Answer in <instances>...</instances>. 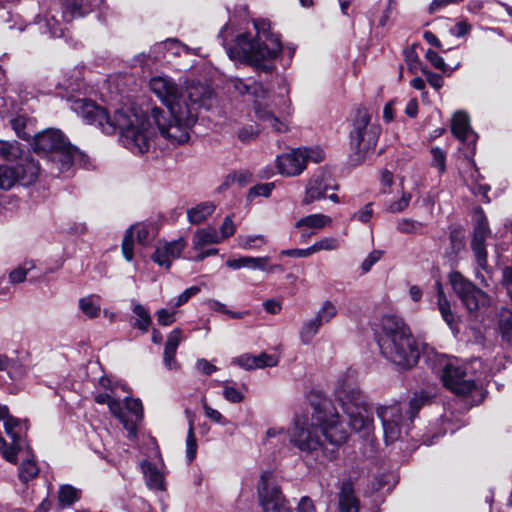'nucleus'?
<instances>
[{
	"instance_id": "f257e3e1",
	"label": "nucleus",
	"mask_w": 512,
	"mask_h": 512,
	"mask_svg": "<svg viewBox=\"0 0 512 512\" xmlns=\"http://www.w3.org/2000/svg\"><path fill=\"white\" fill-rule=\"evenodd\" d=\"M149 87L169 113L168 118L160 108L151 110L160 135L173 146L187 143L199 110L211 107L213 91L207 85L195 82L182 87L165 75L152 77Z\"/></svg>"
},
{
	"instance_id": "f03ea898",
	"label": "nucleus",
	"mask_w": 512,
	"mask_h": 512,
	"mask_svg": "<svg viewBox=\"0 0 512 512\" xmlns=\"http://www.w3.org/2000/svg\"><path fill=\"white\" fill-rule=\"evenodd\" d=\"M70 109L105 134L121 132L123 145L133 154H144L151 147L154 131L149 120L129 109H119L111 117L105 108L86 98H69Z\"/></svg>"
},
{
	"instance_id": "7ed1b4c3",
	"label": "nucleus",
	"mask_w": 512,
	"mask_h": 512,
	"mask_svg": "<svg viewBox=\"0 0 512 512\" xmlns=\"http://www.w3.org/2000/svg\"><path fill=\"white\" fill-rule=\"evenodd\" d=\"M255 35L240 33L233 37L234 29L229 24L222 27L219 37L231 60L246 62L257 70L270 72L273 69L271 62L282 51L280 38L273 33L267 20L253 21Z\"/></svg>"
},
{
	"instance_id": "20e7f679",
	"label": "nucleus",
	"mask_w": 512,
	"mask_h": 512,
	"mask_svg": "<svg viewBox=\"0 0 512 512\" xmlns=\"http://www.w3.org/2000/svg\"><path fill=\"white\" fill-rule=\"evenodd\" d=\"M377 343L381 354L402 369H410L418 362L420 352L417 342L401 317H382Z\"/></svg>"
},
{
	"instance_id": "39448f33",
	"label": "nucleus",
	"mask_w": 512,
	"mask_h": 512,
	"mask_svg": "<svg viewBox=\"0 0 512 512\" xmlns=\"http://www.w3.org/2000/svg\"><path fill=\"white\" fill-rule=\"evenodd\" d=\"M335 397L347 414L351 428L365 436L369 435L373 430V414L353 372H348L338 380Z\"/></svg>"
},
{
	"instance_id": "423d86ee",
	"label": "nucleus",
	"mask_w": 512,
	"mask_h": 512,
	"mask_svg": "<svg viewBox=\"0 0 512 512\" xmlns=\"http://www.w3.org/2000/svg\"><path fill=\"white\" fill-rule=\"evenodd\" d=\"M428 401V394L420 392L414 394L408 405L394 402L379 406L376 413L382 423L385 442L393 443L402 438L403 432L408 433L410 424Z\"/></svg>"
},
{
	"instance_id": "0eeeda50",
	"label": "nucleus",
	"mask_w": 512,
	"mask_h": 512,
	"mask_svg": "<svg viewBox=\"0 0 512 512\" xmlns=\"http://www.w3.org/2000/svg\"><path fill=\"white\" fill-rule=\"evenodd\" d=\"M310 402L313 407L312 420L316 422L325 440L333 446L330 450H322L323 456L331 461L335 459L337 449L347 441L348 431L329 399L320 394H312Z\"/></svg>"
},
{
	"instance_id": "6e6552de",
	"label": "nucleus",
	"mask_w": 512,
	"mask_h": 512,
	"mask_svg": "<svg viewBox=\"0 0 512 512\" xmlns=\"http://www.w3.org/2000/svg\"><path fill=\"white\" fill-rule=\"evenodd\" d=\"M435 369L440 373L443 385L458 396L469 398L470 405H478L483 393L475 379L467 371V365L457 358L441 355L437 358Z\"/></svg>"
},
{
	"instance_id": "1a4fd4ad",
	"label": "nucleus",
	"mask_w": 512,
	"mask_h": 512,
	"mask_svg": "<svg viewBox=\"0 0 512 512\" xmlns=\"http://www.w3.org/2000/svg\"><path fill=\"white\" fill-rule=\"evenodd\" d=\"M381 128L371 122V116L367 109H357L350 131V147L355 154V161L362 162L366 156L374 150Z\"/></svg>"
},
{
	"instance_id": "9d476101",
	"label": "nucleus",
	"mask_w": 512,
	"mask_h": 512,
	"mask_svg": "<svg viewBox=\"0 0 512 512\" xmlns=\"http://www.w3.org/2000/svg\"><path fill=\"white\" fill-rule=\"evenodd\" d=\"M318 432V426L312 417H297L290 431L289 440L302 454L314 455L323 450V442Z\"/></svg>"
},
{
	"instance_id": "9b49d317",
	"label": "nucleus",
	"mask_w": 512,
	"mask_h": 512,
	"mask_svg": "<svg viewBox=\"0 0 512 512\" xmlns=\"http://www.w3.org/2000/svg\"><path fill=\"white\" fill-rule=\"evenodd\" d=\"M39 174V166L32 158L25 157L15 166L0 165V189L9 190L16 183L23 186L34 183Z\"/></svg>"
},
{
	"instance_id": "f8f14e48",
	"label": "nucleus",
	"mask_w": 512,
	"mask_h": 512,
	"mask_svg": "<svg viewBox=\"0 0 512 512\" xmlns=\"http://www.w3.org/2000/svg\"><path fill=\"white\" fill-rule=\"evenodd\" d=\"M449 281L454 292L469 312L477 311L480 307L490 304L489 296L464 278L460 272L450 273Z\"/></svg>"
},
{
	"instance_id": "ddd939ff",
	"label": "nucleus",
	"mask_w": 512,
	"mask_h": 512,
	"mask_svg": "<svg viewBox=\"0 0 512 512\" xmlns=\"http://www.w3.org/2000/svg\"><path fill=\"white\" fill-rule=\"evenodd\" d=\"M254 100V112L256 118L264 123L265 127L271 128L276 133L289 131V123L285 118H280L270 109L271 97L263 85L256 86Z\"/></svg>"
},
{
	"instance_id": "4468645a",
	"label": "nucleus",
	"mask_w": 512,
	"mask_h": 512,
	"mask_svg": "<svg viewBox=\"0 0 512 512\" xmlns=\"http://www.w3.org/2000/svg\"><path fill=\"white\" fill-rule=\"evenodd\" d=\"M272 473L261 474L258 495L264 512H290L289 507L277 485L272 482Z\"/></svg>"
},
{
	"instance_id": "2eb2a0df",
	"label": "nucleus",
	"mask_w": 512,
	"mask_h": 512,
	"mask_svg": "<svg viewBox=\"0 0 512 512\" xmlns=\"http://www.w3.org/2000/svg\"><path fill=\"white\" fill-rule=\"evenodd\" d=\"M490 234L488 221L483 214L482 209H479L477 223L474 227L473 238L471 241V249L473 251L477 267L485 272L489 271L487 261V251L485 247V240Z\"/></svg>"
},
{
	"instance_id": "dca6fc26",
	"label": "nucleus",
	"mask_w": 512,
	"mask_h": 512,
	"mask_svg": "<svg viewBox=\"0 0 512 512\" xmlns=\"http://www.w3.org/2000/svg\"><path fill=\"white\" fill-rule=\"evenodd\" d=\"M127 430L129 437L137 434V425L143 418V407L139 399L125 398V404L121 403V416H115Z\"/></svg>"
},
{
	"instance_id": "f3484780",
	"label": "nucleus",
	"mask_w": 512,
	"mask_h": 512,
	"mask_svg": "<svg viewBox=\"0 0 512 512\" xmlns=\"http://www.w3.org/2000/svg\"><path fill=\"white\" fill-rule=\"evenodd\" d=\"M305 151L292 149L276 158V167L280 174L291 177L300 175L306 168Z\"/></svg>"
},
{
	"instance_id": "a211bd4d",
	"label": "nucleus",
	"mask_w": 512,
	"mask_h": 512,
	"mask_svg": "<svg viewBox=\"0 0 512 512\" xmlns=\"http://www.w3.org/2000/svg\"><path fill=\"white\" fill-rule=\"evenodd\" d=\"M329 189H337L329 173L321 171L313 175L306 185L303 204L308 205L325 198Z\"/></svg>"
},
{
	"instance_id": "6ab92c4d",
	"label": "nucleus",
	"mask_w": 512,
	"mask_h": 512,
	"mask_svg": "<svg viewBox=\"0 0 512 512\" xmlns=\"http://www.w3.org/2000/svg\"><path fill=\"white\" fill-rule=\"evenodd\" d=\"M67 143L63 133L57 129H48L34 136V149L47 154V157Z\"/></svg>"
},
{
	"instance_id": "aec40b11",
	"label": "nucleus",
	"mask_w": 512,
	"mask_h": 512,
	"mask_svg": "<svg viewBox=\"0 0 512 512\" xmlns=\"http://www.w3.org/2000/svg\"><path fill=\"white\" fill-rule=\"evenodd\" d=\"M452 133L455 137L471 149V156L475 153V144L477 140L476 133L470 126V120L465 112H456L452 118Z\"/></svg>"
},
{
	"instance_id": "412c9836",
	"label": "nucleus",
	"mask_w": 512,
	"mask_h": 512,
	"mask_svg": "<svg viewBox=\"0 0 512 512\" xmlns=\"http://www.w3.org/2000/svg\"><path fill=\"white\" fill-rule=\"evenodd\" d=\"M136 234L137 242L146 245L149 242L150 230L145 224H136L131 226L125 233L122 240V254L127 261H132L134 257L133 236Z\"/></svg>"
},
{
	"instance_id": "4be33fe9",
	"label": "nucleus",
	"mask_w": 512,
	"mask_h": 512,
	"mask_svg": "<svg viewBox=\"0 0 512 512\" xmlns=\"http://www.w3.org/2000/svg\"><path fill=\"white\" fill-rule=\"evenodd\" d=\"M79 157L80 152L69 142L65 144L64 147L56 150V152L48 156L52 165H54L59 172L68 171Z\"/></svg>"
},
{
	"instance_id": "5701e85b",
	"label": "nucleus",
	"mask_w": 512,
	"mask_h": 512,
	"mask_svg": "<svg viewBox=\"0 0 512 512\" xmlns=\"http://www.w3.org/2000/svg\"><path fill=\"white\" fill-rule=\"evenodd\" d=\"M4 429L12 442H14L15 447H18L19 451H23L25 446L28 445L23 439V436L28 430L27 420H21L10 416L4 422Z\"/></svg>"
},
{
	"instance_id": "b1692460",
	"label": "nucleus",
	"mask_w": 512,
	"mask_h": 512,
	"mask_svg": "<svg viewBox=\"0 0 512 512\" xmlns=\"http://www.w3.org/2000/svg\"><path fill=\"white\" fill-rule=\"evenodd\" d=\"M233 362L246 370H251L274 367L277 365L278 359L276 356L267 353H261L256 356L244 354L234 359Z\"/></svg>"
},
{
	"instance_id": "393cba45",
	"label": "nucleus",
	"mask_w": 512,
	"mask_h": 512,
	"mask_svg": "<svg viewBox=\"0 0 512 512\" xmlns=\"http://www.w3.org/2000/svg\"><path fill=\"white\" fill-rule=\"evenodd\" d=\"M436 289V298H437V307L441 314L443 321L448 325L451 330L456 329V316L455 313L451 309V304L444 292L443 286L441 282L437 281L435 283Z\"/></svg>"
},
{
	"instance_id": "a878e982",
	"label": "nucleus",
	"mask_w": 512,
	"mask_h": 512,
	"mask_svg": "<svg viewBox=\"0 0 512 512\" xmlns=\"http://www.w3.org/2000/svg\"><path fill=\"white\" fill-rule=\"evenodd\" d=\"M182 341V331L179 328L172 330L165 343L164 348V365L169 370L178 368V363L175 359L176 351Z\"/></svg>"
},
{
	"instance_id": "bb28decb",
	"label": "nucleus",
	"mask_w": 512,
	"mask_h": 512,
	"mask_svg": "<svg viewBox=\"0 0 512 512\" xmlns=\"http://www.w3.org/2000/svg\"><path fill=\"white\" fill-rule=\"evenodd\" d=\"M463 178L467 183L470 190L476 195H483L486 197L490 187L487 185L479 184V181L482 179V176L479 173L478 168L476 167L475 161L473 158L468 159V170L464 172Z\"/></svg>"
},
{
	"instance_id": "cd10ccee",
	"label": "nucleus",
	"mask_w": 512,
	"mask_h": 512,
	"mask_svg": "<svg viewBox=\"0 0 512 512\" xmlns=\"http://www.w3.org/2000/svg\"><path fill=\"white\" fill-rule=\"evenodd\" d=\"M339 512H359V500L351 482H344L339 493Z\"/></svg>"
},
{
	"instance_id": "c85d7f7f",
	"label": "nucleus",
	"mask_w": 512,
	"mask_h": 512,
	"mask_svg": "<svg viewBox=\"0 0 512 512\" xmlns=\"http://www.w3.org/2000/svg\"><path fill=\"white\" fill-rule=\"evenodd\" d=\"M192 243L193 248L199 251L207 245L221 243V237L215 227L208 226L195 231Z\"/></svg>"
},
{
	"instance_id": "c756f323",
	"label": "nucleus",
	"mask_w": 512,
	"mask_h": 512,
	"mask_svg": "<svg viewBox=\"0 0 512 512\" xmlns=\"http://www.w3.org/2000/svg\"><path fill=\"white\" fill-rule=\"evenodd\" d=\"M21 453L25 454V459H23L19 467L18 476L22 482L27 483L38 475L39 468L29 445L25 446Z\"/></svg>"
},
{
	"instance_id": "7c9ffc66",
	"label": "nucleus",
	"mask_w": 512,
	"mask_h": 512,
	"mask_svg": "<svg viewBox=\"0 0 512 512\" xmlns=\"http://www.w3.org/2000/svg\"><path fill=\"white\" fill-rule=\"evenodd\" d=\"M269 257H251L242 256L237 259H229L226 261V266L238 270L241 268H249L252 270H266V264Z\"/></svg>"
},
{
	"instance_id": "2f4dec72",
	"label": "nucleus",
	"mask_w": 512,
	"mask_h": 512,
	"mask_svg": "<svg viewBox=\"0 0 512 512\" xmlns=\"http://www.w3.org/2000/svg\"><path fill=\"white\" fill-rule=\"evenodd\" d=\"M142 468L147 486L153 490H164V474L154 464L149 462L143 463Z\"/></svg>"
},
{
	"instance_id": "473e14b6",
	"label": "nucleus",
	"mask_w": 512,
	"mask_h": 512,
	"mask_svg": "<svg viewBox=\"0 0 512 512\" xmlns=\"http://www.w3.org/2000/svg\"><path fill=\"white\" fill-rule=\"evenodd\" d=\"M213 202H202L187 211V218L191 224H200L204 222L215 211Z\"/></svg>"
},
{
	"instance_id": "72a5a7b5",
	"label": "nucleus",
	"mask_w": 512,
	"mask_h": 512,
	"mask_svg": "<svg viewBox=\"0 0 512 512\" xmlns=\"http://www.w3.org/2000/svg\"><path fill=\"white\" fill-rule=\"evenodd\" d=\"M155 48L164 52L163 57H166L167 55L180 56L182 53L196 54V49L188 47L177 39H167L166 41L157 44Z\"/></svg>"
},
{
	"instance_id": "f704fd0d",
	"label": "nucleus",
	"mask_w": 512,
	"mask_h": 512,
	"mask_svg": "<svg viewBox=\"0 0 512 512\" xmlns=\"http://www.w3.org/2000/svg\"><path fill=\"white\" fill-rule=\"evenodd\" d=\"M100 300V296L96 294H91L86 297L80 298L79 309L87 317L96 318L100 315L101 312Z\"/></svg>"
},
{
	"instance_id": "c9c22d12",
	"label": "nucleus",
	"mask_w": 512,
	"mask_h": 512,
	"mask_svg": "<svg viewBox=\"0 0 512 512\" xmlns=\"http://www.w3.org/2000/svg\"><path fill=\"white\" fill-rule=\"evenodd\" d=\"M90 11L84 0H65V8L63 11V18L69 22L76 17L85 15Z\"/></svg>"
},
{
	"instance_id": "e433bc0d",
	"label": "nucleus",
	"mask_w": 512,
	"mask_h": 512,
	"mask_svg": "<svg viewBox=\"0 0 512 512\" xmlns=\"http://www.w3.org/2000/svg\"><path fill=\"white\" fill-rule=\"evenodd\" d=\"M332 223V219L324 214H311L305 217L300 218L296 223V228H315L322 229L326 226H330Z\"/></svg>"
},
{
	"instance_id": "4c0bfd02",
	"label": "nucleus",
	"mask_w": 512,
	"mask_h": 512,
	"mask_svg": "<svg viewBox=\"0 0 512 512\" xmlns=\"http://www.w3.org/2000/svg\"><path fill=\"white\" fill-rule=\"evenodd\" d=\"M188 419V432L186 437V457L188 462H192L197 454V440L194 433V415L189 411H185Z\"/></svg>"
},
{
	"instance_id": "58836bf2",
	"label": "nucleus",
	"mask_w": 512,
	"mask_h": 512,
	"mask_svg": "<svg viewBox=\"0 0 512 512\" xmlns=\"http://www.w3.org/2000/svg\"><path fill=\"white\" fill-rule=\"evenodd\" d=\"M132 311L138 317V319L133 323V327L144 333L147 332L152 323L149 311L141 304H135Z\"/></svg>"
},
{
	"instance_id": "ea45409f",
	"label": "nucleus",
	"mask_w": 512,
	"mask_h": 512,
	"mask_svg": "<svg viewBox=\"0 0 512 512\" xmlns=\"http://www.w3.org/2000/svg\"><path fill=\"white\" fill-rule=\"evenodd\" d=\"M261 85L260 83L251 82L250 80L245 81L241 78L234 77L229 80V89L240 95L252 94L255 97L254 90L256 86Z\"/></svg>"
},
{
	"instance_id": "a19ab883",
	"label": "nucleus",
	"mask_w": 512,
	"mask_h": 512,
	"mask_svg": "<svg viewBox=\"0 0 512 512\" xmlns=\"http://www.w3.org/2000/svg\"><path fill=\"white\" fill-rule=\"evenodd\" d=\"M238 246L244 250L260 248L267 243L265 236L258 235H239L237 237Z\"/></svg>"
},
{
	"instance_id": "79ce46f5",
	"label": "nucleus",
	"mask_w": 512,
	"mask_h": 512,
	"mask_svg": "<svg viewBox=\"0 0 512 512\" xmlns=\"http://www.w3.org/2000/svg\"><path fill=\"white\" fill-rule=\"evenodd\" d=\"M321 326L322 324L316 318L304 322L300 330L302 343L309 344L318 333Z\"/></svg>"
},
{
	"instance_id": "37998d69",
	"label": "nucleus",
	"mask_w": 512,
	"mask_h": 512,
	"mask_svg": "<svg viewBox=\"0 0 512 512\" xmlns=\"http://www.w3.org/2000/svg\"><path fill=\"white\" fill-rule=\"evenodd\" d=\"M423 227V223L411 218H401L396 223V230L402 234H420Z\"/></svg>"
},
{
	"instance_id": "c03bdc74",
	"label": "nucleus",
	"mask_w": 512,
	"mask_h": 512,
	"mask_svg": "<svg viewBox=\"0 0 512 512\" xmlns=\"http://www.w3.org/2000/svg\"><path fill=\"white\" fill-rule=\"evenodd\" d=\"M499 328L502 338L509 344H512V312L504 309L500 315Z\"/></svg>"
},
{
	"instance_id": "a18cd8bd",
	"label": "nucleus",
	"mask_w": 512,
	"mask_h": 512,
	"mask_svg": "<svg viewBox=\"0 0 512 512\" xmlns=\"http://www.w3.org/2000/svg\"><path fill=\"white\" fill-rule=\"evenodd\" d=\"M21 148L17 142H8L0 140V156L7 160L12 161L21 156Z\"/></svg>"
},
{
	"instance_id": "49530a36",
	"label": "nucleus",
	"mask_w": 512,
	"mask_h": 512,
	"mask_svg": "<svg viewBox=\"0 0 512 512\" xmlns=\"http://www.w3.org/2000/svg\"><path fill=\"white\" fill-rule=\"evenodd\" d=\"M0 371H6L11 379L20 378L23 375L22 366L4 355H0Z\"/></svg>"
},
{
	"instance_id": "de8ad7c7",
	"label": "nucleus",
	"mask_w": 512,
	"mask_h": 512,
	"mask_svg": "<svg viewBox=\"0 0 512 512\" xmlns=\"http://www.w3.org/2000/svg\"><path fill=\"white\" fill-rule=\"evenodd\" d=\"M28 123L29 119L22 115L11 119V126L19 138L28 140L32 137V133L28 130Z\"/></svg>"
},
{
	"instance_id": "09e8293b",
	"label": "nucleus",
	"mask_w": 512,
	"mask_h": 512,
	"mask_svg": "<svg viewBox=\"0 0 512 512\" xmlns=\"http://www.w3.org/2000/svg\"><path fill=\"white\" fill-rule=\"evenodd\" d=\"M336 306L329 300L325 301L317 311L316 318L322 325L329 323L337 315Z\"/></svg>"
},
{
	"instance_id": "8fccbe9b",
	"label": "nucleus",
	"mask_w": 512,
	"mask_h": 512,
	"mask_svg": "<svg viewBox=\"0 0 512 512\" xmlns=\"http://www.w3.org/2000/svg\"><path fill=\"white\" fill-rule=\"evenodd\" d=\"M94 400L98 404H107L113 416H121V402L114 399L109 393H99Z\"/></svg>"
},
{
	"instance_id": "3c124183",
	"label": "nucleus",
	"mask_w": 512,
	"mask_h": 512,
	"mask_svg": "<svg viewBox=\"0 0 512 512\" xmlns=\"http://www.w3.org/2000/svg\"><path fill=\"white\" fill-rule=\"evenodd\" d=\"M78 490L70 485H63L60 487L58 492V499L61 505L69 506L73 504L77 499Z\"/></svg>"
},
{
	"instance_id": "603ef678",
	"label": "nucleus",
	"mask_w": 512,
	"mask_h": 512,
	"mask_svg": "<svg viewBox=\"0 0 512 512\" xmlns=\"http://www.w3.org/2000/svg\"><path fill=\"white\" fill-rule=\"evenodd\" d=\"M341 246V240L337 237H325L316 241L313 244V249H315V253L319 251H334L338 250Z\"/></svg>"
},
{
	"instance_id": "864d4df0",
	"label": "nucleus",
	"mask_w": 512,
	"mask_h": 512,
	"mask_svg": "<svg viewBox=\"0 0 512 512\" xmlns=\"http://www.w3.org/2000/svg\"><path fill=\"white\" fill-rule=\"evenodd\" d=\"M185 246V240L183 238H179L177 240L165 243L163 246L160 247L170 256L172 260H174L180 257Z\"/></svg>"
},
{
	"instance_id": "5fc2aeb1",
	"label": "nucleus",
	"mask_w": 512,
	"mask_h": 512,
	"mask_svg": "<svg viewBox=\"0 0 512 512\" xmlns=\"http://www.w3.org/2000/svg\"><path fill=\"white\" fill-rule=\"evenodd\" d=\"M411 194L408 192H403L401 198L397 201H389L386 204V211L390 213H400L403 212L411 201Z\"/></svg>"
},
{
	"instance_id": "6e6d98bb",
	"label": "nucleus",
	"mask_w": 512,
	"mask_h": 512,
	"mask_svg": "<svg viewBox=\"0 0 512 512\" xmlns=\"http://www.w3.org/2000/svg\"><path fill=\"white\" fill-rule=\"evenodd\" d=\"M21 451L18 450V447H15L14 442H12L11 446H7L6 440L0 435V453L4 457V459L12 464H16L17 455Z\"/></svg>"
},
{
	"instance_id": "4d7b16f0",
	"label": "nucleus",
	"mask_w": 512,
	"mask_h": 512,
	"mask_svg": "<svg viewBox=\"0 0 512 512\" xmlns=\"http://www.w3.org/2000/svg\"><path fill=\"white\" fill-rule=\"evenodd\" d=\"M259 129L257 125H247L240 128L237 132V137L242 143H249L257 138Z\"/></svg>"
},
{
	"instance_id": "13d9d810",
	"label": "nucleus",
	"mask_w": 512,
	"mask_h": 512,
	"mask_svg": "<svg viewBox=\"0 0 512 512\" xmlns=\"http://www.w3.org/2000/svg\"><path fill=\"white\" fill-rule=\"evenodd\" d=\"M432 161L431 164L435 167L440 173L445 172L446 170V155L444 151L435 147L431 149Z\"/></svg>"
},
{
	"instance_id": "bf43d9fd",
	"label": "nucleus",
	"mask_w": 512,
	"mask_h": 512,
	"mask_svg": "<svg viewBox=\"0 0 512 512\" xmlns=\"http://www.w3.org/2000/svg\"><path fill=\"white\" fill-rule=\"evenodd\" d=\"M33 268V264L19 266L9 274V280L12 284L21 283L26 279L28 272Z\"/></svg>"
},
{
	"instance_id": "052dcab7",
	"label": "nucleus",
	"mask_w": 512,
	"mask_h": 512,
	"mask_svg": "<svg viewBox=\"0 0 512 512\" xmlns=\"http://www.w3.org/2000/svg\"><path fill=\"white\" fill-rule=\"evenodd\" d=\"M200 292V287L198 286H191L189 288H187L186 290H184L178 297L177 299L175 300V302L173 301H170L169 304L176 308V307H180L182 306L183 304H185L192 296H195L196 294H198Z\"/></svg>"
},
{
	"instance_id": "680f3d73",
	"label": "nucleus",
	"mask_w": 512,
	"mask_h": 512,
	"mask_svg": "<svg viewBox=\"0 0 512 512\" xmlns=\"http://www.w3.org/2000/svg\"><path fill=\"white\" fill-rule=\"evenodd\" d=\"M451 250L455 256H458L465 248L464 237L457 231L450 233Z\"/></svg>"
},
{
	"instance_id": "e2e57ef3",
	"label": "nucleus",
	"mask_w": 512,
	"mask_h": 512,
	"mask_svg": "<svg viewBox=\"0 0 512 512\" xmlns=\"http://www.w3.org/2000/svg\"><path fill=\"white\" fill-rule=\"evenodd\" d=\"M203 409H204L206 417L209 418L210 420H212L213 422H216V423H219L222 425H227L230 423L226 418H224V416L218 410L210 407L206 403L205 400L203 401Z\"/></svg>"
},
{
	"instance_id": "0e129e2a",
	"label": "nucleus",
	"mask_w": 512,
	"mask_h": 512,
	"mask_svg": "<svg viewBox=\"0 0 512 512\" xmlns=\"http://www.w3.org/2000/svg\"><path fill=\"white\" fill-rule=\"evenodd\" d=\"M236 231V226L230 216H226L223 223L220 226L219 236L221 237V242L232 235H234Z\"/></svg>"
},
{
	"instance_id": "69168bd1",
	"label": "nucleus",
	"mask_w": 512,
	"mask_h": 512,
	"mask_svg": "<svg viewBox=\"0 0 512 512\" xmlns=\"http://www.w3.org/2000/svg\"><path fill=\"white\" fill-rule=\"evenodd\" d=\"M273 439L276 440V442H285L286 440V433L285 430L282 427H271L267 429L265 434V442H273Z\"/></svg>"
},
{
	"instance_id": "338daca9",
	"label": "nucleus",
	"mask_w": 512,
	"mask_h": 512,
	"mask_svg": "<svg viewBox=\"0 0 512 512\" xmlns=\"http://www.w3.org/2000/svg\"><path fill=\"white\" fill-rule=\"evenodd\" d=\"M152 259L159 266L165 267L166 269H169L171 266L172 259L160 246L156 248Z\"/></svg>"
},
{
	"instance_id": "774afa93",
	"label": "nucleus",
	"mask_w": 512,
	"mask_h": 512,
	"mask_svg": "<svg viewBox=\"0 0 512 512\" xmlns=\"http://www.w3.org/2000/svg\"><path fill=\"white\" fill-rule=\"evenodd\" d=\"M223 397L230 403H239L244 399V395L232 386H224Z\"/></svg>"
}]
</instances>
